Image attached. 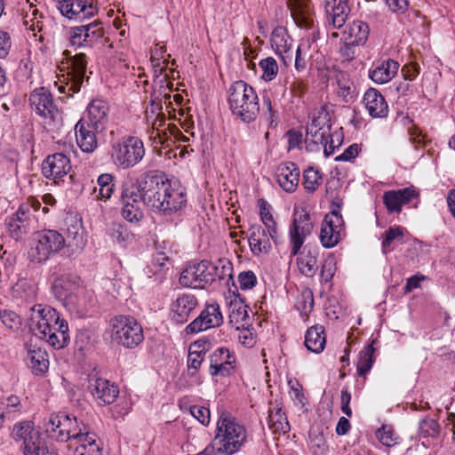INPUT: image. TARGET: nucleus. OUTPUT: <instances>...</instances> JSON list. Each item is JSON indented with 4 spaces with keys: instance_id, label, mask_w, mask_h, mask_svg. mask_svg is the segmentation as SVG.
<instances>
[{
    "instance_id": "nucleus-1",
    "label": "nucleus",
    "mask_w": 455,
    "mask_h": 455,
    "mask_svg": "<svg viewBox=\"0 0 455 455\" xmlns=\"http://www.w3.org/2000/svg\"><path fill=\"white\" fill-rule=\"evenodd\" d=\"M145 188H148V207L164 216H172L180 212L187 203V195L160 172L144 173Z\"/></svg>"
},
{
    "instance_id": "nucleus-2",
    "label": "nucleus",
    "mask_w": 455,
    "mask_h": 455,
    "mask_svg": "<svg viewBox=\"0 0 455 455\" xmlns=\"http://www.w3.org/2000/svg\"><path fill=\"white\" fill-rule=\"evenodd\" d=\"M145 175L138 179L127 178L121 185L119 202L123 218L131 223H139L144 217L142 205L148 206V188Z\"/></svg>"
},
{
    "instance_id": "nucleus-3",
    "label": "nucleus",
    "mask_w": 455,
    "mask_h": 455,
    "mask_svg": "<svg viewBox=\"0 0 455 455\" xmlns=\"http://www.w3.org/2000/svg\"><path fill=\"white\" fill-rule=\"evenodd\" d=\"M213 442L228 455L236 453L247 442V430L231 413L220 412Z\"/></svg>"
},
{
    "instance_id": "nucleus-4",
    "label": "nucleus",
    "mask_w": 455,
    "mask_h": 455,
    "mask_svg": "<svg viewBox=\"0 0 455 455\" xmlns=\"http://www.w3.org/2000/svg\"><path fill=\"white\" fill-rule=\"evenodd\" d=\"M228 94L233 115L248 124L256 120L259 113V98L251 85L242 80L235 81L229 87Z\"/></svg>"
},
{
    "instance_id": "nucleus-5",
    "label": "nucleus",
    "mask_w": 455,
    "mask_h": 455,
    "mask_svg": "<svg viewBox=\"0 0 455 455\" xmlns=\"http://www.w3.org/2000/svg\"><path fill=\"white\" fill-rule=\"evenodd\" d=\"M44 430L51 439L76 443L90 431L89 427L83 421L78 422L76 417L64 412L51 415L44 424Z\"/></svg>"
},
{
    "instance_id": "nucleus-6",
    "label": "nucleus",
    "mask_w": 455,
    "mask_h": 455,
    "mask_svg": "<svg viewBox=\"0 0 455 455\" xmlns=\"http://www.w3.org/2000/svg\"><path fill=\"white\" fill-rule=\"evenodd\" d=\"M111 340L125 348H135L144 340L141 324L131 315H116L109 322Z\"/></svg>"
},
{
    "instance_id": "nucleus-7",
    "label": "nucleus",
    "mask_w": 455,
    "mask_h": 455,
    "mask_svg": "<svg viewBox=\"0 0 455 455\" xmlns=\"http://www.w3.org/2000/svg\"><path fill=\"white\" fill-rule=\"evenodd\" d=\"M12 437L23 455H57L54 451L48 448L32 421L16 423L12 427Z\"/></svg>"
},
{
    "instance_id": "nucleus-8",
    "label": "nucleus",
    "mask_w": 455,
    "mask_h": 455,
    "mask_svg": "<svg viewBox=\"0 0 455 455\" xmlns=\"http://www.w3.org/2000/svg\"><path fill=\"white\" fill-rule=\"evenodd\" d=\"M111 158L119 168L129 169L138 164L145 156V148L137 137H124L112 143Z\"/></svg>"
},
{
    "instance_id": "nucleus-9",
    "label": "nucleus",
    "mask_w": 455,
    "mask_h": 455,
    "mask_svg": "<svg viewBox=\"0 0 455 455\" xmlns=\"http://www.w3.org/2000/svg\"><path fill=\"white\" fill-rule=\"evenodd\" d=\"M40 208L41 203L34 198L20 204L15 214L7 220L8 231L13 239L20 240L31 230Z\"/></svg>"
},
{
    "instance_id": "nucleus-10",
    "label": "nucleus",
    "mask_w": 455,
    "mask_h": 455,
    "mask_svg": "<svg viewBox=\"0 0 455 455\" xmlns=\"http://www.w3.org/2000/svg\"><path fill=\"white\" fill-rule=\"evenodd\" d=\"M29 104L32 111L42 118L46 126H52L61 118L52 94L44 87L35 89L30 93Z\"/></svg>"
},
{
    "instance_id": "nucleus-11",
    "label": "nucleus",
    "mask_w": 455,
    "mask_h": 455,
    "mask_svg": "<svg viewBox=\"0 0 455 455\" xmlns=\"http://www.w3.org/2000/svg\"><path fill=\"white\" fill-rule=\"evenodd\" d=\"M68 40L70 45L76 48H92L99 44L105 45L109 42V39L104 36L101 23L95 21L70 28Z\"/></svg>"
},
{
    "instance_id": "nucleus-12",
    "label": "nucleus",
    "mask_w": 455,
    "mask_h": 455,
    "mask_svg": "<svg viewBox=\"0 0 455 455\" xmlns=\"http://www.w3.org/2000/svg\"><path fill=\"white\" fill-rule=\"evenodd\" d=\"M64 247L65 241L62 234L53 229L43 230L36 235L31 256L37 262L45 261L52 254L59 252Z\"/></svg>"
},
{
    "instance_id": "nucleus-13",
    "label": "nucleus",
    "mask_w": 455,
    "mask_h": 455,
    "mask_svg": "<svg viewBox=\"0 0 455 455\" xmlns=\"http://www.w3.org/2000/svg\"><path fill=\"white\" fill-rule=\"evenodd\" d=\"M212 263L208 260L193 261L181 272L180 283L184 287L204 289L212 283Z\"/></svg>"
},
{
    "instance_id": "nucleus-14",
    "label": "nucleus",
    "mask_w": 455,
    "mask_h": 455,
    "mask_svg": "<svg viewBox=\"0 0 455 455\" xmlns=\"http://www.w3.org/2000/svg\"><path fill=\"white\" fill-rule=\"evenodd\" d=\"M60 315L56 309L50 306L41 304L35 305L30 308L28 325L29 331L38 338H45V331L53 323H58Z\"/></svg>"
},
{
    "instance_id": "nucleus-15",
    "label": "nucleus",
    "mask_w": 455,
    "mask_h": 455,
    "mask_svg": "<svg viewBox=\"0 0 455 455\" xmlns=\"http://www.w3.org/2000/svg\"><path fill=\"white\" fill-rule=\"evenodd\" d=\"M312 230L313 223L309 214L304 210L295 211L289 230L291 257L299 254L306 237L310 235Z\"/></svg>"
},
{
    "instance_id": "nucleus-16",
    "label": "nucleus",
    "mask_w": 455,
    "mask_h": 455,
    "mask_svg": "<svg viewBox=\"0 0 455 455\" xmlns=\"http://www.w3.org/2000/svg\"><path fill=\"white\" fill-rule=\"evenodd\" d=\"M223 315L218 303L207 304L199 315L187 327L188 334L198 333L211 328H216L222 324Z\"/></svg>"
},
{
    "instance_id": "nucleus-17",
    "label": "nucleus",
    "mask_w": 455,
    "mask_h": 455,
    "mask_svg": "<svg viewBox=\"0 0 455 455\" xmlns=\"http://www.w3.org/2000/svg\"><path fill=\"white\" fill-rule=\"evenodd\" d=\"M236 357L227 347L215 349L210 355L209 374L212 377H228L235 370Z\"/></svg>"
},
{
    "instance_id": "nucleus-18",
    "label": "nucleus",
    "mask_w": 455,
    "mask_h": 455,
    "mask_svg": "<svg viewBox=\"0 0 455 455\" xmlns=\"http://www.w3.org/2000/svg\"><path fill=\"white\" fill-rule=\"evenodd\" d=\"M344 230L342 216L337 212L326 214L321 227L320 240L326 248L335 246L340 240Z\"/></svg>"
},
{
    "instance_id": "nucleus-19",
    "label": "nucleus",
    "mask_w": 455,
    "mask_h": 455,
    "mask_svg": "<svg viewBox=\"0 0 455 455\" xmlns=\"http://www.w3.org/2000/svg\"><path fill=\"white\" fill-rule=\"evenodd\" d=\"M88 390L100 406L113 403L119 394V389L114 383L95 376L89 378Z\"/></svg>"
},
{
    "instance_id": "nucleus-20",
    "label": "nucleus",
    "mask_w": 455,
    "mask_h": 455,
    "mask_svg": "<svg viewBox=\"0 0 455 455\" xmlns=\"http://www.w3.org/2000/svg\"><path fill=\"white\" fill-rule=\"evenodd\" d=\"M198 305L197 298L190 293H180L172 299L169 307V316L176 323L188 322L190 314Z\"/></svg>"
},
{
    "instance_id": "nucleus-21",
    "label": "nucleus",
    "mask_w": 455,
    "mask_h": 455,
    "mask_svg": "<svg viewBox=\"0 0 455 455\" xmlns=\"http://www.w3.org/2000/svg\"><path fill=\"white\" fill-rule=\"evenodd\" d=\"M70 170V160L62 153H56L47 156L42 164L44 176L46 179L53 180L57 185L63 181L62 178L67 176Z\"/></svg>"
},
{
    "instance_id": "nucleus-22",
    "label": "nucleus",
    "mask_w": 455,
    "mask_h": 455,
    "mask_svg": "<svg viewBox=\"0 0 455 455\" xmlns=\"http://www.w3.org/2000/svg\"><path fill=\"white\" fill-rule=\"evenodd\" d=\"M68 91L77 92L84 83L87 68V57L84 52L76 53L68 58Z\"/></svg>"
},
{
    "instance_id": "nucleus-23",
    "label": "nucleus",
    "mask_w": 455,
    "mask_h": 455,
    "mask_svg": "<svg viewBox=\"0 0 455 455\" xmlns=\"http://www.w3.org/2000/svg\"><path fill=\"white\" fill-rule=\"evenodd\" d=\"M65 223V247L69 249L72 254L79 253L87 242L82 223L76 216L68 217Z\"/></svg>"
},
{
    "instance_id": "nucleus-24",
    "label": "nucleus",
    "mask_w": 455,
    "mask_h": 455,
    "mask_svg": "<svg viewBox=\"0 0 455 455\" xmlns=\"http://www.w3.org/2000/svg\"><path fill=\"white\" fill-rule=\"evenodd\" d=\"M61 14L69 20L83 21L92 17L97 8L83 0H58Z\"/></svg>"
},
{
    "instance_id": "nucleus-25",
    "label": "nucleus",
    "mask_w": 455,
    "mask_h": 455,
    "mask_svg": "<svg viewBox=\"0 0 455 455\" xmlns=\"http://www.w3.org/2000/svg\"><path fill=\"white\" fill-rule=\"evenodd\" d=\"M419 191L415 187L410 186L397 190H389L383 195V203L389 213H399L403 204H409L413 199L418 198Z\"/></svg>"
},
{
    "instance_id": "nucleus-26",
    "label": "nucleus",
    "mask_w": 455,
    "mask_h": 455,
    "mask_svg": "<svg viewBox=\"0 0 455 455\" xmlns=\"http://www.w3.org/2000/svg\"><path fill=\"white\" fill-rule=\"evenodd\" d=\"M275 175L277 184L283 191L286 193L296 191L300 176L299 169L296 164L292 162L279 164L275 169Z\"/></svg>"
},
{
    "instance_id": "nucleus-27",
    "label": "nucleus",
    "mask_w": 455,
    "mask_h": 455,
    "mask_svg": "<svg viewBox=\"0 0 455 455\" xmlns=\"http://www.w3.org/2000/svg\"><path fill=\"white\" fill-rule=\"evenodd\" d=\"M85 122L95 131H104L108 123L109 105L103 100H93L87 107Z\"/></svg>"
},
{
    "instance_id": "nucleus-28",
    "label": "nucleus",
    "mask_w": 455,
    "mask_h": 455,
    "mask_svg": "<svg viewBox=\"0 0 455 455\" xmlns=\"http://www.w3.org/2000/svg\"><path fill=\"white\" fill-rule=\"evenodd\" d=\"M291 17L297 26L302 28H313L315 14L308 0H289Z\"/></svg>"
},
{
    "instance_id": "nucleus-29",
    "label": "nucleus",
    "mask_w": 455,
    "mask_h": 455,
    "mask_svg": "<svg viewBox=\"0 0 455 455\" xmlns=\"http://www.w3.org/2000/svg\"><path fill=\"white\" fill-rule=\"evenodd\" d=\"M272 238L267 233V229L259 224L251 225L248 229V242L250 249L254 256L267 254L271 248Z\"/></svg>"
},
{
    "instance_id": "nucleus-30",
    "label": "nucleus",
    "mask_w": 455,
    "mask_h": 455,
    "mask_svg": "<svg viewBox=\"0 0 455 455\" xmlns=\"http://www.w3.org/2000/svg\"><path fill=\"white\" fill-rule=\"evenodd\" d=\"M330 137V125L321 117L314 118L307 127L306 143L310 150H316L319 145L327 144Z\"/></svg>"
},
{
    "instance_id": "nucleus-31",
    "label": "nucleus",
    "mask_w": 455,
    "mask_h": 455,
    "mask_svg": "<svg viewBox=\"0 0 455 455\" xmlns=\"http://www.w3.org/2000/svg\"><path fill=\"white\" fill-rule=\"evenodd\" d=\"M323 3L329 25L333 28H342L350 12L348 0H323Z\"/></svg>"
},
{
    "instance_id": "nucleus-32",
    "label": "nucleus",
    "mask_w": 455,
    "mask_h": 455,
    "mask_svg": "<svg viewBox=\"0 0 455 455\" xmlns=\"http://www.w3.org/2000/svg\"><path fill=\"white\" fill-rule=\"evenodd\" d=\"M368 114L372 118H384L388 115V105L384 96L375 88H369L363 99Z\"/></svg>"
},
{
    "instance_id": "nucleus-33",
    "label": "nucleus",
    "mask_w": 455,
    "mask_h": 455,
    "mask_svg": "<svg viewBox=\"0 0 455 455\" xmlns=\"http://www.w3.org/2000/svg\"><path fill=\"white\" fill-rule=\"evenodd\" d=\"M26 363L35 375H44L49 369L47 352L36 345L26 344Z\"/></svg>"
},
{
    "instance_id": "nucleus-34",
    "label": "nucleus",
    "mask_w": 455,
    "mask_h": 455,
    "mask_svg": "<svg viewBox=\"0 0 455 455\" xmlns=\"http://www.w3.org/2000/svg\"><path fill=\"white\" fill-rule=\"evenodd\" d=\"M76 142L82 151L92 153L98 147L96 134L102 131H95L92 126L85 122V118H82L76 124Z\"/></svg>"
},
{
    "instance_id": "nucleus-35",
    "label": "nucleus",
    "mask_w": 455,
    "mask_h": 455,
    "mask_svg": "<svg viewBox=\"0 0 455 455\" xmlns=\"http://www.w3.org/2000/svg\"><path fill=\"white\" fill-rule=\"evenodd\" d=\"M45 338H39L44 340L54 349H60L67 347L70 341L69 329L68 322L61 318L58 323H53L49 331H45Z\"/></svg>"
},
{
    "instance_id": "nucleus-36",
    "label": "nucleus",
    "mask_w": 455,
    "mask_h": 455,
    "mask_svg": "<svg viewBox=\"0 0 455 455\" xmlns=\"http://www.w3.org/2000/svg\"><path fill=\"white\" fill-rule=\"evenodd\" d=\"M226 301L229 307V317L231 322H235L237 323L249 318V307L245 305L244 299L238 293L236 288L235 291H228V296H226Z\"/></svg>"
},
{
    "instance_id": "nucleus-37",
    "label": "nucleus",
    "mask_w": 455,
    "mask_h": 455,
    "mask_svg": "<svg viewBox=\"0 0 455 455\" xmlns=\"http://www.w3.org/2000/svg\"><path fill=\"white\" fill-rule=\"evenodd\" d=\"M268 427L274 433H288L291 429L286 414L283 411L281 403L275 401L270 403L267 417Z\"/></svg>"
},
{
    "instance_id": "nucleus-38",
    "label": "nucleus",
    "mask_w": 455,
    "mask_h": 455,
    "mask_svg": "<svg viewBox=\"0 0 455 455\" xmlns=\"http://www.w3.org/2000/svg\"><path fill=\"white\" fill-rule=\"evenodd\" d=\"M79 286L75 277L61 275L55 279L52 285L54 296L62 301L73 302L72 296Z\"/></svg>"
},
{
    "instance_id": "nucleus-39",
    "label": "nucleus",
    "mask_w": 455,
    "mask_h": 455,
    "mask_svg": "<svg viewBox=\"0 0 455 455\" xmlns=\"http://www.w3.org/2000/svg\"><path fill=\"white\" fill-rule=\"evenodd\" d=\"M73 455H103V443L93 432H87L76 443Z\"/></svg>"
},
{
    "instance_id": "nucleus-40",
    "label": "nucleus",
    "mask_w": 455,
    "mask_h": 455,
    "mask_svg": "<svg viewBox=\"0 0 455 455\" xmlns=\"http://www.w3.org/2000/svg\"><path fill=\"white\" fill-rule=\"evenodd\" d=\"M370 27L363 20L349 22L344 31V38L350 44L364 45L369 38Z\"/></svg>"
},
{
    "instance_id": "nucleus-41",
    "label": "nucleus",
    "mask_w": 455,
    "mask_h": 455,
    "mask_svg": "<svg viewBox=\"0 0 455 455\" xmlns=\"http://www.w3.org/2000/svg\"><path fill=\"white\" fill-rule=\"evenodd\" d=\"M399 63L388 59L370 70V78L376 84H386L392 80L399 69Z\"/></svg>"
},
{
    "instance_id": "nucleus-42",
    "label": "nucleus",
    "mask_w": 455,
    "mask_h": 455,
    "mask_svg": "<svg viewBox=\"0 0 455 455\" xmlns=\"http://www.w3.org/2000/svg\"><path fill=\"white\" fill-rule=\"evenodd\" d=\"M317 250L308 249L301 251L297 258V265L299 272L307 276L313 277L317 269Z\"/></svg>"
},
{
    "instance_id": "nucleus-43",
    "label": "nucleus",
    "mask_w": 455,
    "mask_h": 455,
    "mask_svg": "<svg viewBox=\"0 0 455 455\" xmlns=\"http://www.w3.org/2000/svg\"><path fill=\"white\" fill-rule=\"evenodd\" d=\"M271 46L275 50V52L282 56L284 62L285 56L283 54L288 53L291 45V38L287 33V30L284 27L278 26L272 31L271 34Z\"/></svg>"
},
{
    "instance_id": "nucleus-44",
    "label": "nucleus",
    "mask_w": 455,
    "mask_h": 455,
    "mask_svg": "<svg viewBox=\"0 0 455 455\" xmlns=\"http://www.w3.org/2000/svg\"><path fill=\"white\" fill-rule=\"evenodd\" d=\"M326 343L324 331L322 326L310 327L305 335V346L314 353H320L323 350Z\"/></svg>"
},
{
    "instance_id": "nucleus-45",
    "label": "nucleus",
    "mask_w": 455,
    "mask_h": 455,
    "mask_svg": "<svg viewBox=\"0 0 455 455\" xmlns=\"http://www.w3.org/2000/svg\"><path fill=\"white\" fill-rule=\"evenodd\" d=\"M2 404L4 406L3 412L0 413V419H8L10 420L18 417L22 411V403L19 396L15 395H8L4 398Z\"/></svg>"
},
{
    "instance_id": "nucleus-46",
    "label": "nucleus",
    "mask_w": 455,
    "mask_h": 455,
    "mask_svg": "<svg viewBox=\"0 0 455 455\" xmlns=\"http://www.w3.org/2000/svg\"><path fill=\"white\" fill-rule=\"evenodd\" d=\"M374 341L371 344L366 346L360 353L357 363V373L359 376H364L371 369L374 362Z\"/></svg>"
},
{
    "instance_id": "nucleus-47",
    "label": "nucleus",
    "mask_w": 455,
    "mask_h": 455,
    "mask_svg": "<svg viewBox=\"0 0 455 455\" xmlns=\"http://www.w3.org/2000/svg\"><path fill=\"white\" fill-rule=\"evenodd\" d=\"M259 215L265 228L267 229V233H269L270 237L275 243H276L278 237L276 224L270 212V206L263 200L260 202Z\"/></svg>"
},
{
    "instance_id": "nucleus-48",
    "label": "nucleus",
    "mask_w": 455,
    "mask_h": 455,
    "mask_svg": "<svg viewBox=\"0 0 455 455\" xmlns=\"http://www.w3.org/2000/svg\"><path fill=\"white\" fill-rule=\"evenodd\" d=\"M201 347L202 345L199 342H195L189 348L188 367L189 371L193 370V371L190 372V375H195L196 373L204 361V348L201 349Z\"/></svg>"
},
{
    "instance_id": "nucleus-49",
    "label": "nucleus",
    "mask_w": 455,
    "mask_h": 455,
    "mask_svg": "<svg viewBox=\"0 0 455 455\" xmlns=\"http://www.w3.org/2000/svg\"><path fill=\"white\" fill-rule=\"evenodd\" d=\"M404 236V228L400 226L390 227L386 230L384 239L382 241V250L385 254L391 251V245L397 241L402 243Z\"/></svg>"
},
{
    "instance_id": "nucleus-50",
    "label": "nucleus",
    "mask_w": 455,
    "mask_h": 455,
    "mask_svg": "<svg viewBox=\"0 0 455 455\" xmlns=\"http://www.w3.org/2000/svg\"><path fill=\"white\" fill-rule=\"evenodd\" d=\"M212 283L216 280H225L232 278L233 265L228 259H220L216 263H212Z\"/></svg>"
},
{
    "instance_id": "nucleus-51",
    "label": "nucleus",
    "mask_w": 455,
    "mask_h": 455,
    "mask_svg": "<svg viewBox=\"0 0 455 455\" xmlns=\"http://www.w3.org/2000/svg\"><path fill=\"white\" fill-rule=\"evenodd\" d=\"M115 177L110 173H102L98 177L99 194L97 197L109 199L115 189Z\"/></svg>"
},
{
    "instance_id": "nucleus-52",
    "label": "nucleus",
    "mask_w": 455,
    "mask_h": 455,
    "mask_svg": "<svg viewBox=\"0 0 455 455\" xmlns=\"http://www.w3.org/2000/svg\"><path fill=\"white\" fill-rule=\"evenodd\" d=\"M322 183V177L317 170L313 167L307 168L303 172L302 185L307 193H314Z\"/></svg>"
},
{
    "instance_id": "nucleus-53",
    "label": "nucleus",
    "mask_w": 455,
    "mask_h": 455,
    "mask_svg": "<svg viewBox=\"0 0 455 455\" xmlns=\"http://www.w3.org/2000/svg\"><path fill=\"white\" fill-rule=\"evenodd\" d=\"M259 66L262 70L261 78L264 81L269 82L276 77L279 68L276 60L273 57L261 60Z\"/></svg>"
},
{
    "instance_id": "nucleus-54",
    "label": "nucleus",
    "mask_w": 455,
    "mask_h": 455,
    "mask_svg": "<svg viewBox=\"0 0 455 455\" xmlns=\"http://www.w3.org/2000/svg\"><path fill=\"white\" fill-rule=\"evenodd\" d=\"M290 387V396L296 406L304 407L307 403V398L303 392L302 385L297 379L288 381Z\"/></svg>"
},
{
    "instance_id": "nucleus-55",
    "label": "nucleus",
    "mask_w": 455,
    "mask_h": 455,
    "mask_svg": "<svg viewBox=\"0 0 455 455\" xmlns=\"http://www.w3.org/2000/svg\"><path fill=\"white\" fill-rule=\"evenodd\" d=\"M296 307L302 315H309L314 307V296L311 291L306 290L301 292L298 298Z\"/></svg>"
},
{
    "instance_id": "nucleus-56",
    "label": "nucleus",
    "mask_w": 455,
    "mask_h": 455,
    "mask_svg": "<svg viewBox=\"0 0 455 455\" xmlns=\"http://www.w3.org/2000/svg\"><path fill=\"white\" fill-rule=\"evenodd\" d=\"M165 125V116L162 112L159 118L156 119V125H152L148 132L149 139L156 144L164 143V136H165L164 130L162 129Z\"/></svg>"
},
{
    "instance_id": "nucleus-57",
    "label": "nucleus",
    "mask_w": 455,
    "mask_h": 455,
    "mask_svg": "<svg viewBox=\"0 0 455 455\" xmlns=\"http://www.w3.org/2000/svg\"><path fill=\"white\" fill-rule=\"evenodd\" d=\"M338 90L337 93L343 99L345 102H349L352 100L353 87L352 83L347 78L346 75L340 73L337 77Z\"/></svg>"
},
{
    "instance_id": "nucleus-58",
    "label": "nucleus",
    "mask_w": 455,
    "mask_h": 455,
    "mask_svg": "<svg viewBox=\"0 0 455 455\" xmlns=\"http://www.w3.org/2000/svg\"><path fill=\"white\" fill-rule=\"evenodd\" d=\"M419 431L423 437H436L440 432V426L435 419H424L419 423Z\"/></svg>"
},
{
    "instance_id": "nucleus-59",
    "label": "nucleus",
    "mask_w": 455,
    "mask_h": 455,
    "mask_svg": "<svg viewBox=\"0 0 455 455\" xmlns=\"http://www.w3.org/2000/svg\"><path fill=\"white\" fill-rule=\"evenodd\" d=\"M376 436L383 445L387 447L394 446L397 443L398 438L393 428L387 425L382 426L377 430Z\"/></svg>"
},
{
    "instance_id": "nucleus-60",
    "label": "nucleus",
    "mask_w": 455,
    "mask_h": 455,
    "mask_svg": "<svg viewBox=\"0 0 455 455\" xmlns=\"http://www.w3.org/2000/svg\"><path fill=\"white\" fill-rule=\"evenodd\" d=\"M336 272V262L333 257L326 258L321 267L320 277L321 281L329 283L333 278Z\"/></svg>"
},
{
    "instance_id": "nucleus-61",
    "label": "nucleus",
    "mask_w": 455,
    "mask_h": 455,
    "mask_svg": "<svg viewBox=\"0 0 455 455\" xmlns=\"http://www.w3.org/2000/svg\"><path fill=\"white\" fill-rule=\"evenodd\" d=\"M263 108L267 110H263L262 116L270 127L276 126L277 124V113L272 108L270 98L266 96L263 97Z\"/></svg>"
},
{
    "instance_id": "nucleus-62",
    "label": "nucleus",
    "mask_w": 455,
    "mask_h": 455,
    "mask_svg": "<svg viewBox=\"0 0 455 455\" xmlns=\"http://www.w3.org/2000/svg\"><path fill=\"white\" fill-rule=\"evenodd\" d=\"M190 414L204 426L210 423V410L204 406L192 405L189 407Z\"/></svg>"
},
{
    "instance_id": "nucleus-63",
    "label": "nucleus",
    "mask_w": 455,
    "mask_h": 455,
    "mask_svg": "<svg viewBox=\"0 0 455 455\" xmlns=\"http://www.w3.org/2000/svg\"><path fill=\"white\" fill-rule=\"evenodd\" d=\"M237 280L242 290H251L257 284V277L251 270L241 272Z\"/></svg>"
},
{
    "instance_id": "nucleus-64",
    "label": "nucleus",
    "mask_w": 455,
    "mask_h": 455,
    "mask_svg": "<svg viewBox=\"0 0 455 455\" xmlns=\"http://www.w3.org/2000/svg\"><path fill=\"white\" fill-rule=\"evenodd\" d=\"M310 448L315 455H324L327 445L323 435H316L310 438Z\"/></svg>"
}]
</instances>
